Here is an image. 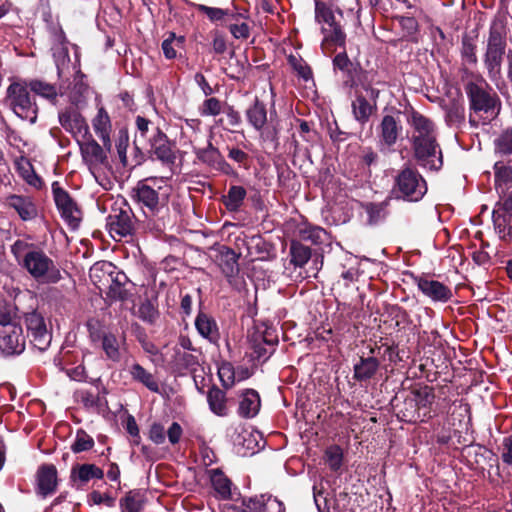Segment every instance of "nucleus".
I'll return each instance as SVG.
<instances>
[{
  "label": "nucleus",
  "instance_id": "obj_25",
  "mask_svg": "<svg viewBox=\"0 0 512 512\" xmlns=\"http://www.w3.org/2000/svg\"><path fill=\"white\" fill-rule=\"evenodd\" d=\"M239 406L237 413L244 419H252L258 415L261 408V398L259 393L252 388H247L239 393Z\"/></svg>",
  "mask_w": 512,
  "mask_h": 512
},
{
  "label": "nucleus",
  "instance_id": "obj_55",
  "mask_svg": "<svg viewBox=\"0 0 512 512\" xmlns=\"http://www.w3.org/2000/svg\"><path fill=\"white\" fill-rule=\"evenodd\" d=\"M218 376L225 390L232 388L235 384V370L231 363L224 362L218 368Z\"/></svg>",
  "mask_w": 512,
  "mask_h": 512
},
{
  "label": "nucleus",
  "instance_id": "obj_61",
  "mask_svg": "<svg viewBox=\"0 0 512 512\" xmlns=\"http://www.w3.org/2000/svg\"><path fill=\"white\" fill-rule=\"evenodd\" d=\"M252 358L258 362H266L275 352V348H269L263 345L262 342H257V339L253 340L252 343Z\"/></svg>",
  "mask_w": 512,
  "mask_h": 512
},
{
  "label": "nucleus",
  "instance_id": "obj_33",
  "mask_svg": "<svg viewBox=\"0 0 512 512\" xmlns=\"http://www.w3.org/2000/svg\"><path fill=\"white\" fill-rule=\"evenodd\" d=\"M390 195L381 202H363L362 209L367 214V223L371 226L378 225L386 220L389 215V206L391 203Z\"/></svg>",
  "mask_w": 512,
  "mask_h": 512
},
{
  "label": "nucleus",
  "instance_id": "obj_54",
  "mask_svg": "<svg viewBox=\"0 0 512 512\" xmlns=\"http://www.w3.org/2000/svg\"><path fill=\"white\" fill-rule=\"evenodd\" d=\"M185 42L184 36L176 37L174 32L162 42V50L165 58L174 59L177 56L175 47H181Z\"/></svg>",
  "mask_w": 512,
  "mask_h": 512
},
{
  "label": "nucleus",
  "instance_id": "obj_3",
  "mask_svg": "<svg viewBox=\"0 0 512 512\" xmlns=\"http://www.w3.org/2000/svg\"><path fill=\"white\" fill-rule=\"evenodd\" d=\"M463 88L471 112L487 120L497 116L501 105L500 99L482 76H472L465 80Z\"/></svg>",
  "mask_w": 512,
  "mask_h": 512
},
{
  "label": "nucleus",
  "instance_id": "obj_7",
  "mask_svg": "<svg viewBox=\"0 0 512 512\" xmlns=\"http://www.w3.org/2000/svg\"><path fill=\"white\" fill-rule=\"evenodd\" d=\"M25 79L13 81L6 90L5 104L23 120L35 124L39 107Z\"/></svg>",
  "mask_w": 512,
  "mask_h": 512
},
{
  "label": "nucleus",
  "instance_id": "obj_32",
  "mask_svg": "<svg viewBox=\"0 0 512 512\" xmlns=\"http://www.w3.org/2000/svg\"><path fill=\"white\" fill-rule=\"evenodd\" d=\"M92 126L107 151H111L112 142L110 133L112 131V124L110 116L104 107L98 108L97 114L92 120Z\"/></svg>",
  "mask_w": 512,
  "mask_h": 512
},
{
  "label": "nucleus",
  "instance_id": "obj_18",
  "mask_svg": "<svg viewBox=\"0 0 512 512\" xmlns=\"http://www.w3.org/2000/svg\"><path fill=\"white\" fill-rule=\"evenodd\" d=\"M402 131L403 126L398 116L384 115L377 126L379 143L386 148L393 147L401 136Z\"/></svg>",
  "mask_w": 512,
  "mask_h": 512
},
{
  "label": "nucleus",
  "instance_id": "obj_35",
  "mask_svg": "<svg viewBox=\"0 0 512 512\" xmlns=\"http://www.w3.org/2000/svg\"><path fill=\"white\" fill-rule=\"evenodd\" d=\"M207 403L212 413L219 417H225L229 413L228 398L225 390L217 385L210 386L206 393Z\"/></svg>",
  "mask_w": 512,
  "mask_h": 512
},
{
  "label": "nucleus",
  "instance_id": "obj_1",
  "mask_svg": "<svg viewBox=\"0 0 512 512\" xmlns=\"http://www.w3.org/2000/svg\"><path fill=\"white\" fill-rule=\"evenodd\" d=\"M406 121L411 129L409 142L413 159L424 169L441 170L443 153L437 140L435 123L413 107L408 111Z\"/></svg>",
  "mask_w": 512,
  "mask_h": 512
},
{
  "label": "nucleus",
  "instance_id": "obj_64",
  "mask_svg": "<svg viewBox=\"0 0 512 512\" xmlns=\"http://www.w3.org/2000/svg\"><path fill=\"white\" fill-rule=\"evenodd\" d=\"M87 498H88V503L90 505L91 504H94V505L104 504L107 507H114L115 502H116V499L114 497L110 496L109 494H102L97 490H93L92 492H90L88 494Z\"/></svg>",
  "mask_w": 512,
  "mask_h": 512
},
{
  "label": "nucleus",
  "instance_id": "obj_49",
  "mask_svg": "<svg viewBox=\"0 0 512 512\" xmlns=\"http://www.w3.org/2000/svg\"><path fill=\"white\" fill-rule=\"evenodd\" d=\"M94 439L84 429H78L71 445V451L75 454L89 451L94 447Z\"/></svg>",
  "mask_w": 512,
  "mask_h": 512
},
{
  "label": "nucleus",
  "instance_id": "obj_47",
  "mask_svg": "<svg viewBox=\"0 0 512 512\" xmlns=\"http://www.w3.org/2000/svg\"><path fill=\"white\" fill-rule=\"evenodd\" d=\"M395 19L398 21L402 31L403 37L412 42H418L416 35L419 32V23L412 16H396Z\"/></svg>",
  "mask_w": 512,
  "mask_h": 512
},
{
  "label": "nucleus",
  "instance_id": "obj_15",
  "mask_svg": "<svg viewBox=\"0 0 512 512\" xmlns=\"http://www.w3.org/2000/svg\"><path fill=\"white\" fill-rule=\"evenodd\" d=\"M26 347V336L20 324L0 328V351L6 356L20 355Z\"/></svg>",
  "mask_w": 512,
  "mask_h": 512
},
{
  "label": "nucleus",
  "instance_id": "obj_6",
  "mask_svg": "<svg viewBox=\"0 0 512 512\" xmlns=\"http://www.w3.org/2000/svg\"><path fill=\"white\" fill-rule=\"evenodd\" d=\"M507 28L503 20L495 18L489 27L483 63L490 79L501 76L502 64L507 49Z\"/></svg>",
  "mask_w": 512,
  "mask_h": 512
},
{
  "label": "nucleus",
  "instance_id": "obj_36",
  "mask_svg": "<svg viewBox=\"0 0 512 512\" xmlns=\"http://www.w3.org/2000/svg\"><path fill=\"white\" fill-rule=\"evenodd\" d=\"M267 108L266 104L258 97L246 108L245 117L247 122L256 131H262L267 124Z\"/></svg>",
  "mask_w": 512,
  "mask_h": 512
},
{
  "label": "nucleus",
  "instance_id": "obj_20",
  "mask_svg": "<svg viewBox=\"0 0 512 512\" xmlns=\"http://www.w3.org/2000/svg\"><path fill=\"white\" fill-rule=\"evenodd\" d=\"M5 205L13 209L24 222L35 220L38 217L37 205L30 196L9 194L5 198Z\"/></svg>",
  "mask_w": 512,
  "mask_h": 512
},
{
  "label": "nucleus",
  "instance_id": "obj_17",
  "mask_svg": "<svg viewBox=\"0 0 512 512\" xmlns=\"http://www.w3.org/2000/svg\"><path fill=\"white\" fill-rule=\"evenodd\" d=\"M411 391L417 403V409L420 412L422 422L426 423L435 417L436 412L433 410V404L436 399L434 387L417 383L411 387Z\"/></svg>",
  "mask_w": 512,
  "mask_h": 512
},
{
  "label": "nucleus",
  "instance_id": "obj_12",
  "mask_svg": "<svg viewBox=\"0 0 512 512\" xmlns=\"http://www.w3.org/2000/svg\"><path fill=\"white\" fill-rule=\"evenodd\" d=\"M408 275L413 279L419 291L431 301L447 303L452 299L453 292L444 283L430 279L425 275H415L413 272H408Z\"/></svg>",
  "mask_w": 512,
  "mask_h": 512
},
{
  "label": "nucleus",
  "instance_id": "obj_8",
  "mask_svg": "<svg viewBox=\"0 0 512 512\" xmlns=\"http://www.w3.org/2000/svg\"><path fill=\"white\" fill-rule=\"evenodd\" d=\"M52 194L61 217L71 229H77L82 220V211L76 201L58 181L52 183Z\"/></svg>",
  "mask_w": 512,
  "mask_h": 512
},
{
  "label": "nucleus",
  "instance_id": "obj_31",
  "mask_svg": "<svg viewBox=\"0 0 512 512\" xmlns=\"http://www.w3.org/2000/svg\"><path fill=\"white\" fill-rule=\"evenodd\" d=\"M104 477V471L95 464L84 463L78 464L71 469L70 480L77 484V488H81L92 479L101 480Z\"/></svg>",
  "mask_w": 512,
  "mask_h": 512
},
{
  "label": "nucleus",
  "instance_id": "obj_51",
  "mask_svg": "<svg viewBox=\"0 0 512 512\" xmlns=\"http://www.w3.org/2000/svg\"><path fill=\"white\" fill-rule=\"evenodd\" d=\"M225 103L216 97L206 98L199 107V113L204 117H215L221 114Z\"/></svg>",
  "mask_w": 512,
  "mask_h": 512
},
{
  "label": "nucleus",
  "instance_id": "obj_59",
  "mask_svg": "<svg viewBox=\"0 0 512 512\" xmlns=\"http://www.w3.org/2000/svg\"><path fill=\"white\" fill-rule=\"evenodd\" d=\"M228 158L244 169H249L251 166V157L244 150L236 146L227 147Z\"/></svg>",
  "mask_w": 512,
  "mask_h": 512
},
{
  "label": "nucleus",
  "instance_id": "obj_29",
  "mask_svg": "<svg viewBox=\"0 0 512 512\" xmlns=\"http://www.w3.org/2000/svg\"><path fill=\"white\" fill-rule=\"evenodd\" d=\"M195 328L201 337L212 344H217L221 338L216 320L203 311H199L195 318Z\"/></svg>",
  "mask_w": 512,
  "mask_h": 512
},
{
  "label": "nucleus",
  "instance_id": "obj_62",
  "mask_svg": "<svg viewBox=\"0 0 512 512\" xmlns=\"http://www.w3.org/2000/svg\"><path fill=\"white\" fill-rule=\"evenodd\" d=\"M21 176L27 184H29L30 186L34 187L37 190H41L45 185L43 179L38 174H36L31 164H28L27 168H21Z\"/></svg>",
  "mask_w": 512,
  "mask_h": 512
},
{
  "label": "nucleus",
  "instance_id": "obj_34",
  "mask_svg": "<svg viewBox=\"0 0 512 512\" xmlns=\"http://www.w3.org/2000/svg\"><path fill=\"white\" fill-rule=\"evenodd\" d=\"M89 135V139L86 142L78 141L80 145V151L84 161L90 164H105L108 161L104 146H100L92 136Z\"/></svg>",
  "mask_w": 512,
  "mask_h": 512
},
{
  "label": "nucleus",
  "instance_id": "obj_41",
  "mask_svg": "<svg viewBox=\"0 0 512 512\" xmlns=\"http://www.w3.org/2000/svg\"><path fill=\"white\" fill-rule=\"evenodd\" d=\"M351 85L355 90H359L358 88L361 87L372 101H377L380 91L373 87L371 72L363 69L362 66L358 67V74L355 75V80Z\"/></svg>",
  "mask_w": 512,
  "mask_h": 512
},
{
  "label": "nucleus",
  "instance_id": "obj_40",
  "mask_svg": "<svg viewBox=\"0 0 512 512\" xmlns=\"http://www.w3.org/2000/svg\"><path fill=\"white\" fill-rule=\"evenodd\" d=\"M247 196V191L243 186L231 185L226 195L222 196V203L229 212L240 211L244 200Z\"/></svg>",
  "mask_w": 512,
  "mask_h": 512
},
{
  "label": "nucleus",
  "instance_id": "obj_13",
  "mask_svg": "<svg viewBox=\"0 0 512 512\" xmlns=\"http://www.w3.org/2000/svg\"><path fill=\"white\" fill-rule=\"evenodd\" d=\"M193 152L201 163L207 165L211 169L226 176L236 177L238 175L236 170L225 160L219 149L215 147L210 140L206 147L194 148Z\"/></svg>",
  "mask_w": 512,
  "mask_h": 512
},
{
  "label": "nucleus",
  "instance_id": "obj_53",
  "mask_svg": "<svg viewBox=\"0 0 512 512\" xmlns=\"http://www.w3.org/2000/svg\"><path fill=\"white\" fill-rule=\"evenodd\" d=\"M138 317L144 322L154 324L159 318V311L149 299H145L139 305Z\"/></svg>",
  "mask_w": 512,
  "mask_h": 512
},
{
  "label": "nucleus",
  "instance_id": "obj_21",
  "mask_svg": "<svg viewBox=\"0 0 512 512\" xmlns=\"http://www.w3.org/2000/svg\"><path fill=\"white\" fill-rule=\"evenodd\" d=\"M241 512H285V505L272 495L243 498Z\"/></svg>",
  "mask_w": 512,
  "mask_h": 512
},
{
  "label": "nucleus",
  "instance_id": "obj_43",
  "mask_svg": "<svg viewBox=\"0 0 512 512\" xmlns=\"http://www.w3.org/2000/svg\"><path fill=\"white\" fill-rule=\"evenodd\" d=\"M492 220L494 229L499 235L500 239L504 241L512 240V214L503 213L499 210L493 211Z\"/></svg>",
  "mask_w": 512,
  "mask_h": 512
},
{
  "label": "nucleus",
  "instance_id": "obj_57",
  "mask_svg": "<svg viewBox=\"0 0 512 512\" xmlns=\"http://www.w3.org/2000/svg\"><path fill=\"white\" fill-rule=\"evenodd\" d=\"M289 64L297 72V75L305 82L313 79V72L311 67L303 61L302 58H297L290 55L288 58Z\"/></svg>",
  "mask_w": 512,
  "mask_h": 512
},
{
  "label": "nucleus",
  "instance_id": "obj_11",
  "mask_svg": "<svg viewBox=\"0 0 512 512\" xmlns=\"http://www.w3.org/2000/svg\"><path fill=\"white\" fill-rule=\"evenodd\" d=\"M155 179L151 177L139 180L130 192L131 199L142 208L148 209L153 216L158 214L162 206L158 190L148 184Z\"/></svg>",
  "mask_w": 512,
  "mask_h": 512
},
{
  "label": "nucleus",
  "instance_id": "obj_22",
  "mask_svg": "<svg viewBox=\"0 0 512 512\" xmlns=\"http://www.w3.org/2000/svg\"><path fill=\"white\" fill-rule=\"evenodd\" d=\"M217 252L215 261L219 265L222 273L227 278H232L239 273L238 260L240 254H237L232 248L226 245H220L215 248Z\"/></svg>",
  "mask_w": 512,
  "mask_h": 512
},
{
  "label": "nucleus",
  "instance_id": "obj_56",
  "mask_svg": "<svg viewBox=\"0 0 512 512\" xmlns=\"http://www.w3.org/2000/svg\"><path fill=\"white\" fill-rule=\"evenodd\" d=\"M461 56L469 64L475 65L478 62L476 54V44L474 43L473 39L468 35H464L462 37Z\"/></svg>",
  "mask_w": 512,
  "mask_h": 512
},
{
  "label": "nucleus",
  "instance_id": "obj_30",
  "mask_svg": "<svg viewBox=\"0 0 512 512\" xmlns=\"http://www.w3.org/2000/svg\"><path fill=\"white\" fill-rule=\"evenodd\" d=\"M107 393L108 391L106 387L102 386L96 393L87 389L78 390L76 392V397L85 409L100 412L104 408L108 407V401L105 398Z\"/></svg>",
  "mask_w": 512,
  "mask_h": 512
},
{
  "label": "nucleus",
  "instance_id": "obj_24",
  "mask_svg": "<svg viewBox=\"0 0 512 512\" xmlns=\"http://www.w3.org/2000/svg\"><path fill=\"white\" fill-rule=\"evenodd\" d=\"M109 266L112 267V264L110 263ZM115 269L116 268L113 266V270L109 272L111 284L106 294L112 301L124 302L131 296V293L126 288L130 280L123 271H115Z\"/></svg>",
  "mask_w": 512,
  "mask_h": 512
},
{
  "label": "nucleus",
  "instance_id": "obj_16",
  "mask_svg": "<svg viewBox=\"0 0 512 512\" xmlns=\"http://www.w3.org/2000/svg\"><path fill=\"white\" fill-rule=\"evenodd\" d=\"M380 351V347H370L369 355L364 353L353 366V379L359 383H368L377 375L380 368V361L375 353Z\"/></svg>",
  "mask_w": 512,
  "mask_h": 512
},
{
  "label": "nucleus",
  "instance_id": "obj_26",
  "mask_svg": "<svg viewBox=\"0 0 512 512\" xmlns=\"http://www.w3.org/2000/svg\"><path fill=\"white\" fill-rule=\"evenodd\" d=\"M354 96L355 99L351 104L352 114L357 122L364 125L377 109V101H372L367 94L364 95L360 90H355Z\"/></svg>",
  "mask_w": 512,
  "mask_h": 512
},
{
  "label": "nucleus",
  "instance_id": "obj_27",
  "mask_svg": "<svg viewBox=\"0 0 512 512\" xmlns=\"http://www.w3.org/2000/svg\"><path fill=\"white\" fill-rule=\"evenodd\" d=\"M37 494L46 497L56 491L57 469L53 464H43L37 471Z\"/></svg>",
  "mask_w": 512,
  "mask_h": 512
},
{
  "label": "nucleus",
  "instance_id": "obj_44",
  "mask_svg": "<svg viewBox=\"0 0 512 512\" xmlns=\"http://www.w3.org/2000/svg\"><path fill=\"white\" fill-rule=\"evenodd\" d=\"M495 188L504 193V186L512 183V159L507 162L497 161L494 164Z\"/></svg>",
  "mask_w": 512,
  "mask_h": 512
},
{
  "label": "nucleus",
  "instance_id": "obj_19",
  "mask_svg": "<svg viewBox=\"0 0 512 512\" xmlns=\"http://www.w3.org/2000/svg\"><path fill=\"white\" fill-rule=\"evenodd\" d=\"M60 125L74 137L82 134L84 137L89 134V126L86 119L76 107H66L58 114Z\"/></svg>",
  "mask_w": 512,
  "mask_h": 512
},
{
  "label": "nucleus",
  "instance_id": "obj_4",
  "mask_svg": "<svg viewBox=\"0 0 512 512\" xmlns=\"http://www.w3.org/2000/svg\"><path fill=\"white\" fill-rule=\"evenodd\" d=\"M427 192L428 185L426 179L416 167L411 164H405L393 176L389 195L394 200L417 203L424 198Z\"/></svg>",
  "mask_w": 512,
  "mask_h": 512
},
{
  "label": "nucleus",
  "instance_id": "obj_9",
  "mask_svg": "<svg viewBox=\"0 0 512 512\" xmlns=\"http://www.w3.org/2000/svg\"><path fill=\"white\" fill-rule=\"evenodd\" d=\"M123 207H112L111 213L106 218V227L114 239H122L132 236L135 232L136 218L125 202Z\"/></svg>",
  "mask_w": 512,
  "mask_h": 512
},
{
  "label": "nucleus",
  "instance_id": "obj_5",
  "mask_svg": "<svg viewBox=\"0 0 512 512\" xmlns=\"http://www.w3.org/2000/svg\"><path fill=\"white\" fill-rule=\"evenodd\" d=\"M136 164L140 165L146 160L159 161L163 165H174L176 161V144L171 141L159 126L152 129V134L147 141L139 144L134 139Z\"/></svg>",
  "mask_w": 512,
  "mask_h": 512
},
{
  "label": "nucleus",
  "instance_id": "obj_39",
  "mask_svg": "<svg viewBox=\"0 0 512 512\" xmlns=\"http://www.w3.org/2000/svg\"><path fill=\"white\" fill-rule=\"evenodd\" d=\"M30 91L34 95H38L52 104H56L58 99L57 87L54 84H50L40 79H25Z\"/></svg>",
  "mask_w": 512,
  "mask_h": 512
},
{
  "label": "nucleus",
  "instance_id": "obj_28",
  "mask_svg": "<svg viewBox=\"0 0 512 512\" xmlns=\"http://www.w3.org/2000/svg\"><path fill=\"white\" fill-rule=\"evenodd\" d=\"M171 364L174 372L178 375H184L187 372L195 373L200 365L199 355L175 347Z\"/></svg>",
  "mask_w": 512,
  "mask_h": 512
},
{
  "label": "nucleus",
  "instance_id": "obj_42",
  "mask_svg": "<svg viewBox=\"0 0 512 512\" xmlns=\"http://www.w3.org/2000/svg\"><path fill=\"white\" fill-rule=\"evenodd\" d=\"M144 504V494L139 489L126 492L125 496L119 500L121 512H142Z\"/></svg>",
  "mask_w": 512,
  "mask_h": 512
},
{
  "label": "nucleus",
  "instance_id": "obj_63",
  "mask_svg": "<svg viewBox=\"0 0 512 512\" xmlns=\"http://www.w3.org/2000/svg\"><path fill=\"white\" fill-rule=\"evenodd\" d=\"M386 312L393 320L396 321V326L399 327L402 323H408L409 314L408 312L398 304L389 305L386 308Z\"/></svg>",
  "mask_w": 512,
  "mask_h": 512
},
{
  "label": "nucleus",
  "instance_id": "obj_52",
  "mask_svg": "<svg viewBox=\"0 0 512 512\" xmlns=\"http://www.w3.org/2000/svg\"><path fill=\"white\" fill-rule=\"evenodd\" d=\"M315 19L319 23L323 22L327 24L328 27L338 22L333 10L325 3L318 0L315 1Z\"/></svg>",
  "mask_w": 512,
  "mask_h": 512
},
{
  "label": "nucleus",
  "instance_id": "obj_60",
  "mask_svg": "<svg viewBox=\"0 0 512 512\" xmlns=\"http://www.w3.org/2000/svg\"><path fill=\"white\" fill-rule=\"evenodd\" d=\"M129 146V134L127 129L122 128L118 131V136L116 139V149L121 163L126 166L127 164V155L126 151Z\"/></svg>",
  "mask_w": 512,
  "mask_h": 512
},
{
  "label": "nucleus",
  "instance_id": "obj_23",
  "mask_svg": "<svg viewBox=\"0 0 512 512\" xmlns=\"http://www.w3.org/2000/svg\"><path fill=\"white\" fill-rule=\"evenodd\" d=\"M321 32L324 35L321 47L325 52L334 53L337 48L345 49L347 35L340 22L322 27Z\"/></svg>",
  "mask_w": 512,
  "mask_h": 512
},
{
  "label": "nucleus",
  "instance_id": "obj_14",
  "mask_svg": "<svg viewBox=\"0 0 512 512\" xmlns=\"http://www.w3.org/2000/svg\"><path fill=\"white\" fill-rule=\"evenodd\" d=\"M390 405L400 421L411 424L423 423L411 390L396 394Z\"/></svg>",
  "mask_w": 512,
  "mask_h": 512
},
{
  "label": "nucleus",
  "instance_id": "obj_45",
  "mask_svg": "<svg viewBox=\"0 0 512 512\" xmlns=\"http://www.w3.org/2000/svg\"><path fill=\"white\" fill-rule=\"evenodd\" d=\"M290 263L295 267H303L311 258V248L300 241L293 240L289 248Z\"/></svg>",
  "mask_w": 512,
  "mask_h": 512
},
{
  "label": "nucleus",
  "instance_id": "obj_50",
  "mask_svg": "<svg viewBox=\"0 0 512 512\" xmlns=\"http://www.w3.org/2000/svg\"><path fill=\"white\" fill-rule=\"evenodd\" d=\"M495 152L501 155L512 154V126L504 129L494 140Z\"/></svg>",
  "mask_w": 512,
  "mask_h": 512
},
{
  "label": "nucleus",
  "instance_id": "obj_46",
  "mask_svg": "<svg viewBox=\"0 0 512 512\" xmlns=\"http://www.w3.org/2000/svg\"><path fill=\"white\" fill-rule=\"evenodd\" d=\"M102 349L106 357L113 361L119 362L122 358L119 341L113 333H104L102 336Z\"/></svg>",
  "mask_w": 512,
  "mask_h": 512
},
{
  "label": "nucleus",
  "instance_id": "obj_38",
  "mask_svg": "<svg viewBox=\"0 0 512 512\" xmlns=\"http://www.w3.org/2000/svg\"><path fill=\"white\" fill-rule=\"evenodd\" d=\"M129 374L133 381L138 382L145 386L148 390L154 393L160 392L159 383L152 373L146 370L139 363H133L129 367Z\"/></svg>",
  "mask_w": 512,
  "mask_h": 512
},
{
  "label": "nucleus",
  "instance_id": "obj_37",
  "mask_svg": "<svg viewBox=\"0 0 512 512\" xmlns=\"http://www.w3.org/2000/svg\"><path fill=\"white\" fill-rule=\"evenodd\" d=\"M210 481L217 497L221 500L231 499L232 496V481L219 469L210 470Z\"/></svg>",
  "mask_w": 512,
  "mask_h": 512
},
{
  "label": "nucleus",
  "instance_id": "obj_10",
  "mask_svg": "<svg viewBox=\"0 0 512 512\" xmlns=\"http://www.w3.org/2000/svg\"><path fill=\"white\" fill-rule=\"evenodd\" d=\"M24 320L31 345L41 352L46 351L51 344L52 334L47 329L43 315L34 310L26 313Z\"/></svg>",
  "mask_w": 512,
  "mask_h": 512
},
{
  "label": "nucleus",
  "instance_id": "obj_58",
  "mask_svg": "<svg viewBox=\"0 0 512 512\" xmlns=\"http://www.w3.org/2000/svg\"><path fill=\"white\" fill-rule=\"evenodd\" d=\"M196 9L198 12L205 14L211 22L224 21L226 15L230 14V9L209 7L204 4L196 5Z\"/></svg>",
  "mask_w": 512,
  "mask_h": 512
},
{
  "label": "nucleus",
  "instance_id": "obj_2",
  "mask_svg": "<svg viewBox=\"0 0 512 512\" xmlns=\"http://www.w3.org/2000/svg\"><path fill=\"white\" fill-rule=\"evenodd\" d=\"M11 253L21 269L39 284H57L62 280L56 262L37 244L18 239Z\"/></svg>",
  "mask_w": 512,
  "mask_h": 512
},
{
  "label": "nucleus",
  "instance_id": "obj_48",
  "mask_svg": "<svg viewBox=\"0 0 512 512\" xmlns=\"http://www.w3.org/2000/svg\"><path fill=\"white\" fill-rule=\"evenodd\" d=\"M343 458V450L339 445L334 444L326 448L324 460L331 471L337 472L340 470Z\"/></svg>",
  "mask_w": 512,
  "mask_h": 512
}]
</instances>
